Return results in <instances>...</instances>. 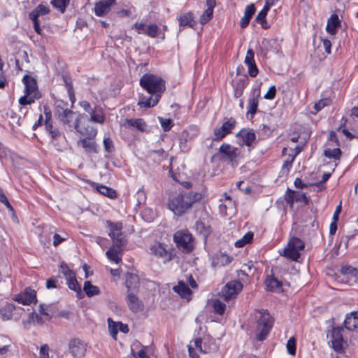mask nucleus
<instances>
[{
	"label": "nucleus",
	"instance_id": "5701e85b",
	"mask_svg": "<svg viewBox=\"0 0 358 358\" xmlns=\"http://www.w3.org/2000/svg\"><path fill=\"white\" fill-rule=\"evenodd\" d=\"M220 152L233 162L239 154L238 149L229 144L224 143L220 147Z\"/></svg>",
	"mask_w": 358,
	"mask_h": 358
},
{
	"label": "nucleus",
	"instance_id": "9d476101",
	"mask_svg": "<svg viewBox=\"0 0 358 358\" xmlns=\"http://www.w3.org/2000/svg\"><path fill=\"white\" fill-rule=\"evenodd\" d=\"M150 252L156 257L162 259L164 264L172 260L173 257L172 252L166 249L164 244L161 243H155L152 244L150 247Z\"/></svg>",
	"mask_w": 358,
	"mask_h": 358
},
{
	"label": "nucleus",
	"instance_id": "4be33fe9",
	"mask_svg": "<svg viewBox=\"0 0 358 358\" xmlns=\"http://www.w3.org/2000/svg\"><path fill=\"white\" fill-rule=\"evenodd\" d=\"M207 8L201 15L199 22L201 24H205L209 22L213 15V8L215 6V0H206Z\"/></svg>",
	"mask_w": 358,
	"mask_h": 358
},
{
	"label": "nucleus",
	"instance_id": "a211bd4d",
	"mask_svg": "<svg viewBox=\"0 0 358 358\" xmlns=\"http://www.w3.org/2000/svg\"><path fill=\"white\" fill-rule=\"evenodd\" d=\"M127 306L133 313H138L143 309V302L132 292H129L127 295Z\"/></svg>",
	"mask_w": 358,
	"mask_h": 358
},
{
	"label": "nucleus",
	"instance_id": "f3484780",
	"mask_svg": "<svg viewBox=\"0 0 358 358\" xmlns=\"http://www.w3.org/2000/svg\"><path fill=\"white\" fill-rule=\"evenodd\" d=\"M115 3L116 0H101L96 2L94 8L95 15L99 17L105 16Z\"/></svg>",
	"mask_w": 358,
	"mask_h": 358
},
{
	"label": "nucleus",
	"instance_id": "338daca9",
	"mask_svg": "<svg viewBox=\"0 0 358 358\" xmlns=\"http://www.w3.org/2000/svg\"><path fill=\"white\" fill-rule=\"evenodd\" d=\"M39 355L40 358H49V346L47 344L41 346Z\"/></svg>",
	"mask_w": 358,
	"mask_h": 358
},
{
	"label": "nucleus",
	"instance_id": "c85d7f7f",
	"mask_svg": "<svg viewBox=\"0 0 358 358\" xmlns=\"http://www.w3.org/2000/svg\"><path fill=\"white\" fill-rule=\"evenodd\" d=\"M125 284L128 289V292L138 289L139 285V278L138 275L133 273H127L126 274Z\"/></svg>",
	"mask_w": 358,
	"mask_h": 358
},
{
	"label": "nucleus",
	"instance_id": "f257e3e1",
	"mask_svg": "<svg viewBox=\"0 0 358 358\" xmlns=\"http://www.w3.org/2000/svg\"><path fill=\"white\" fill-rule=\"evenodd\" d=\"M139 84L150 96H142L138 105L143 108H151L156 106L166 90L165 81L158 76L145 73L140 78Z\"/></svg>",
	"mask_w": 358,
	"mask_h": 358
},
{
	"label": "nucleus",
	"instance_id": "dca6fc26",
	"mask_svg": "<svg viewBox=\"0 0 358 358\" xmlns=\"http://www.w3.org/2000/svg\"><path fill=\"white\" fill-rule=\"evenodd\" d=\"M84 117V115L79 114L76 117L74 122L75 129L79 132L85 138H94L97 134V130L92 126H87L85 127H80L79 122L80 120Z\"/></svg>",
	"mask_w": 358,
	"mask_h": 358
},
{
	"label": "nucleus",
	"instance_id": "ddd939ff",
	"mask_svg": "<svg viewBox=\"0 0 358 358\" xmlns=\"http://www.w3.org/2000/svg\"><path fill=\"white\" fill-rule=\"evenodd\" d=\"M13 300L22 305H30L36 301V292L34 289L27 287L24 292L16 294L13 297Z\"/></svg>",
	"mask_w": 358,
	"mask_h": 358
},
{
	"label": "nucleus",
	"instance_id": "0e129e2a",
	"mask_svg": "<svg viewBox=\"0 0 358 358\" xmlns=\"http://www.w3.org/2000/svg\"><path fill=\"white\" fill-rule=\"evenodd\" d=\"M276 94V87L275 85L271 86L267 92L264 94V98L268 100H272L275 98Z\"/></svg>",
	"mask_w": 358,
	"mask_h": 358
},
{
	"label": "nucleus",
	"instance_id": "aec40b11",
	"mask_svg": "<svg viewBox=\"0 0 358 358\" xmlns=\"http://www.w3.org/2000/svg\"><path fill=\"white\" fill-rule=\"evenodd\" d=\"M255 52L252 49L247 51L244 63L248 67V73L251 77H256L258 74V69L254 59Z\"/></svg>",
	"mask_w": 358,
	"mask_h": 358
},
{
	"label": "nucleus",
	"instance_id": "603ef678",
	"mask_svg": "<svg viewBox=\"0 0 358 358\" xmlns=\"http://www.w3.org/2000/svg\"><path fill=\"white\" fill-rule=\"evenodd\" d=\"M159 34V28L157 24H151L147 26L145 35L151 38H155L157 37Z\"/></svg>",
	"mask_w": 358,
	"mask_h": 358
},
{
	"label": "nucleus",
	"instance_id": "0eeeda50",
	"mask_svg": "<svg viewBox=\"0 0 358 358\" xmlns=\"http://www.w3.org/2000/svg\"><path fill=\"white\" fill-rule=\"evenodd\" d=\"M87 348V343L79 338H72L69 341L68 352L73 358H84Z\"/></svg>",
	"mask_w": 358,
	"mask_h": 358
},
{
	"label": "nucleus",
	"instance_id": "69168bd1",
	"mask_svg": "<svg viewBox=\"0 0 358 358\" xmlns=\"http://www.w3.org/2000/svg\"><path fill=\"white\" fill-rule=\"evenodd\" d=\"M331 176L330 173H324L322 175V179L319 182L315 183V185L319 187L320 189H323L326 187L324 182L329 180Z\"/></svg>",
	"mask_w": 358,
	"mask_h": 358
},
{
	"label": "nucleus",
	"instance_id": "774afa93",
	"mask_svg": "<svg viewBox=\"0 0 358 358\" xmlns=\"http://www.w3.org/2000/svg\"><path fill=\"white\" fill-rule=\"evenodd\" d=\"M245 87V83L243 80L241 81V85L238 87L234 88V96L238 98L240 97L243 94V90Z\"/></svg>",
	"mask_w": 358,
	"mask_h": 358
},
{
	"label": "nucleus",
	"instance_id": "bf43d9fd",
	"mask_svg": "<svg viewBox=\"0 0 358 358\" xmlns=\"http://www.w3.org/2000/svg\"><path fill=\"white\" fill-rule=\"evenodd\" d=\"M60 271L65 275L66 278H71L75 273L65 264H62L59 268Z\"/></svg>",
	"mask_w": 358,
	"mask_h": 358
},
{
	"label": "nucleus",
	"instance_id": "e2e57ef3",
	"mask_svg": "<svg viewBox=\"0 0 358 358\" xmlns=\"http://www.w3.org/2000/svg\"><path fill=\"white\" fill-rule=\"evenodd\" d=\"M146 28L147 26L143 22H136L133 26V29H134L139 34H145Z\"/></svg>",
	"mask_w": 358,
	"mask_h": 358
},
{
	"label": "nucleus",
	"instance_id": "a878e982",
	"mask_svg": "<svg viewBox=\"0 0 358 358\" xmlns=\"http://www.w3.org/2000/svg\"><path fill=\"white\" fill-rule=\"evenodd\" d=\"M256 11L255 6L253 3L248 5L245 7L244 11V16L241 18L240 22V25L242 28H245L252 18V15L255 14Z\"/></svg>",
	"mask_w": 358,
	"mask_h": 358
},
{
	"label": "nucleus",
	"instance_id": "b1692460",
	"mask_svg": "<svg viewBox=\"0 0 358 358\" xmlns=\"http://www.w3.org/2000/svg\"><path fill=\"white\" fill-rule=\"evenodd\" d=\"M341 26V20L338 15L336 13L331 14L327 20L326 30L331 35H335L337 32V29Z\"/></svg>",
	"mask_w": 358,
	"mask_h": 358
},
{
	"label": "nucleus",
	"instance_id": "393cba45",
	"mask_svg": "<svg viewBox=\"0 0 358 358\" xmlns=\"http://www.w3.org/2000/svg\"><path fill=\"white\" fill-rule=\"evenodd\" d=\"M236 136L241 137L243 139L244 144L247 146L252 145L256 139L255 134L252 131L247 129H241Z\"/></svg>",
	"mask_w": 358,
	"mask_h": 358
},
{
	"label": "nucleus",
	"instance_id": "6e6552de",
	"mask_svg": "<svg viewBox=\"0 0 358 358\" xmlns=\"http://www.w3.org/2000/svg\"><path fill=\"white\" fill-rule=\"evenodd\" d=\"M243 284L238 280L228 282L222 289L220 296L224 301H229L236 297L243 289Z\"/></svg>",
	"mask_w": 358,
	"mask_h": 358
},
{
	"label": "nucleus",
	"instance_id": "09e8293b",
	"mask_svg": "<svg viewBox=\"0 0 358 358\" xmlns=\"http://www.w3.org/2000/svg\"><path fill=\"white\" fill-rule=\"evenodd\" d=\"M96 189L99 193L109 198H114L116 196V192L114 189L106 186L98 185L96 187Z\"/></svg>",
	"mask_w": 358,
	"mask_h": 358
},
{
	"label": "nucleus",
	"instance_id": "cd10ccee",
	"mask_svg": "<svg viewBox=\"0 0 358 358\" xmlns=\"http://www.w3.org/2000/svg\"><path fill=\"white\" fill-rule=\"evenodd\" d=\"M344 324L345 328L350 331L358 328V311L348 315L344 321Z\"/></svg>",
	"mask_w": 358,
	"mask_h": 358
},
{
	"label": "nucleus",
	"instance_id": "8fccbe9b",
	"mask_svg": "<svg viewBox=\"0 0 358 358\" xmlns=\"http://www.w3.org/2000/svg\"><path fill=\"white\" fill-rule=\"evenodd\" d=\"M341 155V150L339 148H327L324 150V156L334 159H339Z\"/></svg>",
	"mask_w": 358,
	"mask_h": 358
},
{
	"label": "nucleus",
	"instance_id": "7ed1b4c3",
	"mask_svg": "<svg viewBox=\"0 0 358 358\" xmlns=\"http://www.w3.org/2000/svg\"><path fill=\"white\" fill-rule=\"evenodd\" d=\"M22 81L25 86V94L19 99V103L22 106L31 104L41 96L36 81L28 75H25L23 77Z\"/></svg>",
	"mask_w": 358,
	"mask_h": 358
},
{
	"label": "nucleus",
	"instance_id": "bb28decb",
	"mask_svg": "<svg viewBox=\"0 0 358 358\" xmlns=\"http://www.w3.org/2000/svg\"><path fill=\"white\" fill-rule=\"evenodd\" d=\"M92 139L93 138H82L78 141V144L82 146L87 152L97 153L98 150L96 144Z\"/></svg>",
	"mask_w": 358,
	"mask_h": 358
},
{
	"label": "nucleus",
	"instance_id": "1a4fd4ad",
	"mask_svg": "<svg viewBox=\"0 0 358 358\" xmlns=\"http://www.w3.org/2000/svg\"><path fill=\"white\" fill-rule=\"evenodd\" d=\"M67 105V103L62 101L55 103V115L64 124H69L74 115V112L69 109Z\"/></svg>",
	"mask_w": 358,
	"mask_h": 358
},
{
	"label": "nucleus",
	"instance_id": "7c9ffc66",
	"mask_svg": "<svg viewBox=\"0 0 358 358\" xmlns=\"http://www.w3.org/2000/svg\"><path fill=\"white\" fill-rule=\"evenodd\" d=\"M267 290L274 292H281L282 282L273 277H268L265 281Z\"/></svg>",
	"mask_w": 358,
	"mask_h": 358
},
{
	"label": "nucleus",
	"instance_id": "f704fd0d",
	"mask_svg": "<svg viewBox=\"0 0 358 358\" xmlns=\"http://www.w3.org/2000/svg\"><path fill=\"white\" fill-rule=\"evenodd\" d=\"M15 308V307L13 304L6 303L3 307L0 308V318L3 321L10 320Z\"/></svg>",
	"mask_w": 358,
	"mask_h": 358
},
{
	"label": "nucleus",
	"instance_id": "f8f14e48",
	"mask_svg": "<svg viewBox=\"0 0 358 358\" xmlns=\"http://www.w3.org/2000/svg\"><path fill=\"white\" fill-rule=\"evenodd\" d=\"M194 346L200 352L208 354L217 350L215 341L212 338H208L203 342L202 339L197 338L194 341Z\"/></svg>",
	"mask_w": 358,
	"mask_h": 358
},
{
	"label": "nucleus",
	"instance_id": "de8ad7c7",
	"mask_svg": "<svg viewBox=\"0 0 358 358\" xmlns=\"http://www.w3.org/2000/svg\"><path fill=\"white\" fill-rule=\"evenodd\" d=\"M129 127H136L140 131H144L146 124L143 119H130L127 120Z\"/></svg>",
	"mask_w": 358,
	"mask_h": 358
},
{
	"label": "nucleus",
	"instance_id": "72a5a7b5",
	"mask_svg": "<svg viewBox=\"0 0 358 358\" xmlns=\"http://www.w3.org/2000/svg\"><path fill=\"white\" fill-rule=\"evenodd\" d=\"M231 261V258L229 256H228L225 254L220 253V254L216 255L213 257V261H212V265L214 267L225 266V265L228 264L229 263H230Z\"/></svg>",
	"mask_w": 358,
	"mask_h": 358
},
{
	"label": "nucleus",
	"instance_id": "9b49d317",
	"mask_svg": "<svg viewBox=\"0 0 358 358\" xmlns=\"http://www.w3.org/2000/svg\"><path fill=\"white\" fill-rule=\"evenodd\" d=\"M236 125V121L233 117H224V122L220 127L214 129L215 140H221L227 134H230Z\"/></svg>",
	"mask_w": 358,
	"mask_h": 358
},
{
	"label": "nucleus",
	"instance_id": "4468645a",
	"mask_svg": "<svg viewBox=\"0 0 358 358\" xmlns=\"http://www.w3.org/2000/svg\"><path fill=\"white\" fill-rule=\"evenodd\" d=\"M43 114L45 115L44 123L45 125V129L49 132L52 138L56 139L60 136L61 133L57 128H55L52 125V113L50 109L47 106H43Z\"/></svg>",
	"mask_w": 358,
	"mask_h": 358
},
{
	"label": "nucleus",
	"instance_id": "f03ea898",
	"mask_svg": "<svg viewBox=\"0 0 358 358\" xmlns=\"http://www.w3.org/2000/svg\"><path fill=\"white\" fill-rule=\"evenodd\" d=\"M202 199L199 192H182L171 196L167 202V206L175 215L180 216L190 209L192 205Z\"/></svg>",
	"mask_w": 358,
	"mask_h": 358
},
{
	"label": "nucleus",
	"instance_id": "864d4df0",
	"mask_svg": "<svg viewBox=\"0 0 358 358\" xmlns=\"http://www.w3.org/2000/svg\"><path fill=\"white\" fill-rule=\"evenodd\" d=\"M108 324L110 334L114 339H116L118 332L117 322H114L111 318H108Z\"/></svg>",
	"mask_w": 358,
	"mask_h": 358
},
{
	"label": "nucleus",
	"instance_id": "79ce46f5",
	"mask_svg": "<svg viewBox=\"0 0 358 358\" xmlns=\"http://www.w3.org/2000/svg\"><path fill=\"white\" fill-rule=\"evenodd\" d=\"M83 290L88 297L98 295L100 292L99 287L92 285L90 281L85 282Z\"/></svg>",
	"mask_w": 358,
	"mask_h": 358
},
{
	"label": "nucleus",
	"instance_id": "4d7b16f0",
	"mask_svg": "<svg viewBox=\"0 0 358 358\" xmlns=\"http://www.w3.org/2000/svg\"><path fill=\"white\" fill-rule=\"evenodd\" d=\"M10 150L0 142V161L3 162L10 157Z\"/></svg>",
	"mask_w": 358,
	"mask_h": 358
},
{
	"label": "nucleus",
	"instance_id": "473e14b6",
	"mask_svg": "<svg viewBox=\"0 0 358 358\" xmlns=\"http://www.w3.org/2000/svg\"><path fill=\"white\" fill-rule=\"evenodd\" d=\"M271 6V5L265 3L264 8L256 16V22L261 24L262 28L264 29L268 28L266 15Z\"/></svg>",
	"mask_w": 358,
	"mask_h": 358
},
{
	"label": "nucleus",
	"instance_id": "ea45409f",
	"mask_svg": "<svg viewBox=\"0 0 358 358\" xmlns=\"http://www.w3.org/2000/svg\"><path fill=\"white\" fill-rule=\"evenodd\" d=\"M276 42L274 40H264L262 44V50L266 55L269 52H276L278 49L275 46Z\"/></svg>",
	"mask_w": 358,
	"mask_h": 358
},
{
	"label": "nucleus",
	"instance_id": "39448f33",
	"mask_svg": "<svg viewBox=\"0 0 358 358\" xmlns=\"http://www.w3.org/2000/svg\"><path fill=\"white\" fill-rule=\"evenodd\" d=\"M173 241L176 246L184 253L192 252L194 248V240L187 230H180L175 233Z\"/></svg>",
	"mask_w": 358,
	"mask_h": 358
},
{
	"label": "nucleus",
	"instance_id": "e433bc0d",
	"mask_svg": "<svg viewBox=\"0 0 358 358\" xmlns=\"http://www.w3.org/2000/svg\"><path fill=\"white\" fill-rule=\"evenodd\" d=\"M49 11L50 10L48 7L43 4H40L29 13V16L31 20H36V18L39 19L40 16L48 14Z\"/></svg>",
	"mask_w": 358,
	"mask_h": 358
},
{
	"label": "nucleus",
	"instance_id": "6e6d98bb",
	"mask_svg": "<svg viewBox=\"0 0 358 358\" xmlns=\"http://www.w3.org/2000/svg\"><path fill=\"white\" fill-rule=\"evenodd\" d=\"M213 308L215 313L219 315H222L224 313L226 306L220 300H215L213 302Z\"/></svg>",
	"mask_w": 358,
	"mask_h": 358
},
{
	"label": "nucleus",
	"instance_id": "a19ab883",
	"mask_svg": "<svg viewBox=\"0 0 358 358\" xmlns=\"http://www.w3.org/2000/svg\"><path fill=\"white\" fill-rule=\"evenodd\" d=\"M66 280L69 288L76 292L77 296L80 299L83 294L75 275L71 278H67Z\"/></svg>",
	"mask_w": 358,
	"mask_h": 358
},
{
	"label": "nucleus",
	"instance_id": "13d9d810",
	"mask_svg": "<svg viewBox=\"0 0 358 358\" xmlns=\"http://www.w3.org/2000/svg\"><path fill=\"white\" fill-rule=\"evenodd\" d=\"M287 349L289 354L294 355L296 353V340L294 337L290 338L287 343Z\"/></svg>",
	"mask_w": 358,
	"mask_h": 358
},
{
	"label": "nucleus",
	"instance_id": "6ab92c4d",
	"mask_svg": "<svg viewBox=\"0 0 358 358\" xmlns=\"http://www.w3.org/2000/svg\"><path fill=\"white\" fill-rule=\"evenodd\" d=\"M260 95V90L259 89L254 90L251 94V96L248 100V112L247 115L252 118L255 114L257 113V107L259 104L258 98Z\"/></svg>",
	"mask_w": 358,
	"mask_h": 358
},
{
	"label": "nucleus",
	"instance_id": "5fc2aeb1",
	"mask_svg": "<svg viewBox=\"0 0 358 358\" xmlns=\"http://www.w3.org/2000/svg\"><path fill=\"white\" fill-rule=\"evenodd\" d=\"M63 79H64V82L65 83V85H66V87L67 90L69 98L71 100V101L73 102L74 99H75V96H74V92H73V85H72L70 80L69 78H67L66 77H63Z\"/></svg>",
	"mask_w": 358,
	"mask_h": 358
},
{
	"label": "nucleus",
	"instance_id": "423d86ee",
	"mask_svg": "<svg viewBox=\"0 0 358 358\" xmlns=\"http://www.w3.org/2000/svg\"><path fill=\"white\" fill-rule=\"evenodd\" d=\"M304 248V243L299 238H292L287 247L284 249L282 255L286 258L297 262L300 258V251Z\"/></svg>",
	"mask_w": 358,
	"mask_h": 358
},
{
	"label": "nucleus",
	"instance_id": "a18cd8bd",
	"mask_svg": "<svg viewBox=\"0 0 358 358\" xmlns=\"http://www.w3.org/2000/svg\"><path fill=\"white\" fill-rule=\"evenodd\" d=\"M70 0H52L50 3L62 13H64L69 4Z\"/></svg>",
	"mask_w": 358,
	"mask_h": 358
},
{
	"label": "nucleus",
	"instance_id": "2f4dec72",
	"mask_svg": "<svg viewBox=\"0 0 358 358\" xmlns=\"http://www.w3.org/2000/svg\"><path fill=\"white\" fill-rule=\"evenodd\" d=\"M175 292L178 293L182 298L189 299L192 294V291L189 287L182 281H179L176 286L173 287Z\"/></svg>",
	"mask_w": 358,
	"mask_h": 358
},
{
	"label": "nucleus",
	"instance_id": "052dcab7",
	"mask_svg": "<svg viewBox=\"0 0 358 358\" xmlns=\"http://www.w3.org/2000/svg\"><path fill=\"white\" fill-rule=\"evenodd\" d=\"M159 120L161 124L162 127L163 128L164 131H167L171 129L172 127V122L171 120L169 118H163L161 117H159Z\"/></svg>",
	"mask_w": 358,
	"mask_h": 358
},
{
	"label": "nucleus",
	"instance_id": "3c124183",
	"mask_svg": "<svg viewBox=\"0 0 358 358\" xmlns=\"http://www.w3.org/2000/svg\"><path fill=\"white\" fill-rule=\"evenodd\" d=\"M331 100L329 98L320 99L318 102L314 105L315 112H312L313 114H316L318 111L321 110L324 107L330 105Z\"/></svg>",
	"mask_w": 358,
	"mask_h": 358
},
{
	"label": "nucleus",
	"instance_id": "c03bdc74",
	"mask_svg": "<svg viewBox=\"0 0 358 358\" xmlns=\"http://www.w3.org/2000/svg\"><path fill=\"white\" fill-rule=\"evenodd\" d=\"M254 234L252 231L246 233L241 239L236 241L234 245L236 248H242L246 244L250 243L253 238Z\"/></svg>",
	"mask_w": 358,
	"mask_h": 358
},
{
	"label": "nucleus",
	"instance_id": "680f3d73",
	"mask_svg": "<svg viewBox=\"0 0 358 358\" xmlns=\"http://www.w3.org/2000/svg\"><path fill=\"white\" fill-rule=\"evenodd\" d=\"M103 143L104 150L107 152L110 153L114 150L113 142L110 138H109V137L105 138L103 139Z\"/></svg>",
	"mask_w": 358,
	"mask_h": 358
},
{
	"label": "nucleus",
	"instance_id": "4c0bfd02",
	"mask_svg": "<svg viewBox=\"0 0 358 358\" xmlns=\"http://www.w3.org/2000/svg\"><path fill=\"white\" fill-rule=\"evenodd\" d=\"M106 225L110 229L108 236L110 238H113L115 235H117V232H121L122 229V223L120 222H113L110 220H107Z\"/></svg>",
	"mask_w": 358,
	"mask_h": 358
},
{
	"label": "nucleus",
	"instance_id": "20e7f679",
	"mask_svg": "<svg viewBox=\"0 0 358 358\" xmlns=\"http://www.w3.org/2000/svg\"><path fill=\"white\" fill-rule=\"evenodd\" d=\"M257 313L259 316L257 317L256 336L259 341H262L265 340L269 334L273 326V320L268 313L258 311Z\"/></svg>",
	"mask_w": 358,
	"mask_h": 358
},
{
	"label": "nucleus",
	"instance_id": "58836bf2",
	"mask_svg": "<svg viewBox=\"0 0 358 358\" xmlns=\"http://www.w3.org/2000/svg\"><path fill=\"white\" fill-rule=\"evenodd\" d=\"M90 121L99 124H103L105 122V117L101 110H98L96 107L93 108V110L90 113Z\"/></svg>",
	"mask_w": 358,
	"mask_h": 358
},
{
	"label": "nucleus",
	"instance_id": "c9c22d12",
	"mask_svg": "<svg viewBox=\"0 0 358 358\" xmlns=\"http://www.w3.org/2000/svg\"><path fill=\"white\" fill-rule=\"evenodd\" d=\"M122 250L111 246L106 252L108 259L118 264L121 261Z\"/></svg>",
	"mask_w": 358,
	"mask_h": 358
},
{
	"label": "nucleus",
	"instance_id": "c756f323",
	"mask_svg": "<svg viewBox=\"0 0 358 358\" xmlns=\"http://www.w3.org/2000/svg\"><path fill=\"white\" fill-rule=\"evenodd\" d=\"M178 21L180 27L189 26L193 28L196 25V21L194 20L192 12L181 14L178 17Z\"/></svg>",
	"mask_w": 358,
	"mask_h": 358
},
{
	"label": "nucleus",
	"instance_id": "2eb2a0df",
	"mask_svg": "<svg viewBox=\"0 0 358 358\" xmlns=\"http://www.w3.org/2000/svg\"><path fill=\"white\" fill-rule=\"evenodd\" d=\"M343 329L341 328H333L331 334L330 343L331 347L337 352H341L343 350V337L342 334Z\"/></svg>",
	"mask_w": 358,
	"mask_h": 358
},
{
	"label": "nucleus",
	"instance_id": "49530a36",
	"mask_svg": "<svg viewBox=\"0 0 358 358\" xmlns=\"http://www.w3.org/2000/svg\"><path fill=\"white\" fill-rule=\"evenodd\" d=\"M194 228L196 231L202 234L204 237H206L210 233V227L206 225L204 222L201 220H197L195 222Z\"/></svg>",
	"mask_w": 358,
	"mask_h": 358
},
{
	"label": "nucleus",
	"instance_id": "412c9836",
	"mask_svg": "<svg viewBox=\"0 0 358 358\" xmlns=\"http://www.w3.org/2000/svg\"><path fill=\"white\" fill-rule=\"evenodd\" d=\"M285 200L291 206L295 201H301L308 204V199L305 193H299L295 191L287 189L285 194Z\"/></svg>",
	"mask_w": 358,
	"mask_h": 358
},
{
	"label": "nucleus",
	"instance_id": "37998d69",
	"mask_svg": "<svg viewBox=\"0 0 358 358\" xmlns=\"http://www.w3.org/2000/svg\"><path fill=\"white\" fill-rule=\"evenodd\" d=\"M110 238L113 241L112 246L122 250V248L126 243V240L122 232H117V235H115L113 238Z\"/></svg>",
	"mask_w": 358,
	"mask_h": 358
}]
</instances>
